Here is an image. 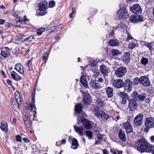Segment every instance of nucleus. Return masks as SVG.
<instances>
[{
    "instance_id": "1",
    "label": "nucleus",
    "mask_w": 154,
    "mask_h": 154,
    "mask_svg": "<svg viewBox=\"0 0 154 154\" xmlns=\"http://www.w3.org/2000/svg\"><path fill=\"white\" fill-rule=\"evenodd\" d=\"M150 144L144 139H139L135 144V147L137 150L141 152H147L150 147Z\"/></svg>"
},
{
    "instance_id": "2",
    "label": "nucleus",
    "mask_w": 154,
    "mask_h": 154,
    "mask_svg": "<svg viewBox=\"0 0 154 154\" xmlns=\"http://www.w3.org/2000/svg\"><path fill=\"white\" fill-rule=\"evenodd\" d=\"M81 121L84 127L87 129L90 130L92 128V125L91 122L85 118L83 116H78L77 119V124H79Z\"/></svg>"
},
{
    "instance_id": "3",
    "label": "nucleus",
    "mask_w": 154,
    "mask_h": 154,
    "mask_svg": "<svg viewBox=\"0 0 154 154\" xmlns=\"http://www.w3.org/2000/svg\"><path fill=\"white\" fill-rule=\"evenodd\" d=\"M133 98L137 101H143L146 97V94L144 93L139 94L137 92H134L132 94Z\"/></svg>"
},
{
    "instance_id": "4",
    "label": "nucleus",
    "mask_w": 154,
    "mask_h": 154,
    "mask_svg": "<svg viewBox=\"0 0 154 154\" xmlns=\"http://www.w3.org/2000/svg\"><path fill=\"white\" fill-rule=\"evenodd\" d=\"M143 115L140 113L136 116L134 120V125L137 126L141 125L143 123Z\"/></svg>"
},
{
    "instance_id": "5",
    "label": "nucleus",
    "mask_w": 154,
    "mask_h": 154,
    "mask_svg": "<svg viewBox=\"0 0 154 154\" xmlns=\"http://www.w3.org/2000/svg\"><path fill=\"white\" fill-rule=\"evenodd\" d=\"M136 100L134 98L128 100V107L131 111L136 109L138 107Z\"/></svg>"
},
{
    "instance_id": "6",
    "label": "nucleus",
    "mask_w": 154,
    "mask_h": 154,
    "mask_svg": "<svg viewBox=\"0 0 154 154\" xmlns=\"http://www.w3.org/2000/svg\"><path fill=\"white\" fill-rule=\"evenodd\" d=\"M127 69L125 67H121L115 71V74L117 77L121 78L126 73Z\"/></svg>"
},
{
    "instance_id": "7",
    "label": "nucleus",
    "mask_w": 154,
    "mask_h": 154,
    "mask_svg": "<svg viewBox=\"0 0 154 154\" xmlns=\"http://www.w3.org/2000/svg\"><path fill=\"white\" fill-rule=\"evenodd\" d=\"M145 125L149 128H154V118L152 117L146 118L145 121Z\"/></svg>"
},
{
    "instance_id": "8",
    "label": "nucleus",
    "mask_w": 154,
    "mask_h": 154,
    "mask_svg": "<svg viewBox=\"0 0 154 154\" xmlns=\"http://www.w3.org/2000/svg\"><path fill=\"white\" fill-rule=\"evenodd\" d=\"M140 84L144 86L147 87L150 85V82L148 76L147 75H143L140 77Z\"/></svg>"
},
{
    "instance_id": "9",
    "label": "nucleus",
    "mask_w": 154,
    "mask_h": 154,
    "mask_svg": "<svg viewBox=\"0 0 154 154\" xmlns=\"http://www.w3.org/2000/svg\"><path fill=\"white\" fill-rule=\"evenodd\" d=\"M130 11L134 14H139L141 12L142 9L140 6L137 4L133 5L130 8Z\"/></svg>"
},
{
    "instance_id": "10",
    "label": "nucleus",
    "mask_w": 154,
    "mask_h": 154,
    "mask_svg": "<svg viewBox=\"0 0 154 154\" xmlns=\"http://www.w3.org/2000/svg\"><path fill=\"white\" fill-rule=\"evenodd\" d=\"M89 86L91 88L96 90H98L101 88L100 84L97 82L96 81L93 80H91L89 83Z\"/></svg>"
},
{
    "instance_id": "11",
    "label": "nucleus",
    "mask_w": 154,
    "mask_h": 154,
    "mask_svg": "<svg viewBox=\"0 0 154 154\" xmlns=\"http://www.w3.org/2000/svg\"><path fill=\"white\" fill-rule=\"evenodd\" d=\"M112 83L114 87L118 88H122L124 86L123 81L120 79L113 80Z\"/></svg>"
},
{
    "instance_id": "12",
    "label": "nucleus",
    "mask_w": 154,
    "mask_h": 154,
    "mask_svg": "<svg viewBox=\"0 0 154 154\" xmlns=\"http://www.w3.org/2000/svg\"><path fill=\"white\" fill-rule=\"evenodd\" d=\"M125 89L128 92H130L132 90V83L129 79H127L125 82Z\"/></svg>"
},
{
    "instance_id": "13",
    "label": "nucleus",
    "mask_w": 154,
    "mask_h": 154,
    "mask_svg": "<svg viewBox=\"0 0 154 154\" xmlns=\"http://www.w3.org/2000/svg\"><path fill=\"white\" fill-rule=\"evenodd\" d=\"M123 128L127 133H130L132 131V127L131 124L128 122L123 123Z\"/></svg>"
},
{
    "instance_id": "14",
    "label": "nucleus",
    "mask_w": 154,
    "mask_h": 154,
    "mask_svg": "<svg viewBox=\"0 0 154 154\" xmlns=\"http://www.w3.org/2000/svg\"><path fill=\"white\" fill-rule=\"evenodd\" d=\"M100 70L101 73L104 76L108 75L109 72V68L106 65L103 64L100 66Z\"/></svg>"
},
{
    "instance_id": "15",
    "label": "nucleus",
    "mask_w": 154,
    "mask_h": 154,
    "mask_svg": "<svg viewBox=\"0 0 154 154\" xmlns=\"http://www.w3.org/2000/svg\"><path fill=\"white\" fill-rule=\"evenodd\" d=\"M122 60L125 63H129L130 61V53L128 52H126L122 56Z\"/></svg>"
},
{
    "instance_id": "16",
    "label": "nucleus",
    "mask_w": 154,
    "mask_h": 154,
    "mask_svg": "<svg viewBox=\"0 0 154 154\" xmlns=\"http://www.w3.org/2000/svg\"><path fill=\"white\" fill-rule=\"evenodd\" d=\"M48 4V3L46 1H43L40 3L38 7L39 10L40 11L45 10L47 8Z\"/></svg>"
},
{
    "instance_id": "17",
    "label": "nucleus",
    "mask_w": 154,
    "mask_h": 154,
    "mask_svg": "<svg viewBox=\"0 0 154 154\" xmlns=\"http://www.w3.org/2000/svg\"><path fill=\"white\" fill-rule=\"evenodd\" d=\"M74 128L75 131L80 135H82L84 131V128L82 126H77L76 125L74 126Z\"/></svg>"
},
{
    "instance_id": "18",
    "label": "nucleus",
    "mask_w": 154,
    "mask_h": 154,
    "mask_svg": "<svg viewBox=\"0 0 154 154\" xmlns=\"http://www.w3.org/2000/svg\"><path fill=\"white\" fill-rule=\"evenodd\" d=\"M106 93L108 98H111L113 96V90L112 88L108 87L106 89Z\"/></svg>"
},
{
    "instance_id": "19",
    "label": "nucleus",
    "mask_w": 154,
    "mask_h": 154,
    "mask_svg": "<svg viewBox=\"0 0 154 154\" xmlns=\"http://www.w3.org/2000/svg\"><path fill=\"white\" fill-rule=\"evenodd\" d=\"M119 138L123 142H125L126 140V138L125 132L122 129H120L118 134Z\"/></svg>"
},
{
    "instance_id": "20",
    "label": "nucleus",
    "mask_w": 154,
    "mask_h": 154,
    "mask_svg": "<svg viewBox=\"0 0 154 154\" xmlns=\"http://www.w3.org/2000/svg\"><path fill=\"white\" fill-rule=\"evenodd\" d=\"M14 69L16 70L21 74L24 73V69L20 63H17L15 65Z\"/></svg>"
},
{
    "instance_id": "21",
    "label": "nucleus",
    "mask_w": 154,
    "mask_h": 154,
    "mask_svg": "<svg viewBox=\"0 0 154 154\" xmlns=\"http://www.w3.org/2000/svg\"><path fill=\"white\" fill-rule=\"evenodd\" d=\"M0 128L2 130L7 132L8 131V125L5 122L2 121L1 122Z\"/></svg>"
},
{
    "instance_id": "22",
    "label": "nucleus",
    "mask_w": 154,
    "mask_h": 154,
    "mask_svg": "<svg viewBox=\"0 0 154 154\" xmlns=\"http://www.w3.org/2000/svg\"><path fill=\"white\" fill-rule=\"evenodd\" d=\"M91 98L90 95L87 94H85L83 98L84 103L88 104H90L91 103Z\"/></svg>"
},
{
    "instance_id": "23",
    "label": "nucleus",
    "mask_w": 154,
    "mask_h": 154,
    "mask_svg": "<svg viewBox=\"0 0 154 154\" xmlns=\"http://www.w3.org/2000/svg\"><path fill=\"white\" fill-rule=\"evenodd\" d=\"M11 75L13 79L16 81H19L21 79V77L14 71L11 72Z\"/></svg>"
},
{
    "instance_id": "24",
    "label": "nucleus",
    "mask_w": 154,
    "mask_h": 154,
    "mask_svg": "<svg viewBox=\"0 0 154 154\" xmlns=\"http://www.w3.org/2000/svg\"><path fill=\"white\" fill-rule=\"evenodd\" d=\"M80 82L86 88H88V86L85 75H82L81 78Z\"/></svg>"
},
{
    "instance_id": "25",
    "label": "nucleus",
    "mask_w": 154,
    "mask_h": 154,
    "mask_svg": "<svg viewBox=\"0 0 154 154\" xmlns=\"http://www.w3.org/2000/svg\"><path fill=\"white\" fill-rule=\"evenodd\" d=\"M11 101L14 107L19 108L21 104H19V100H15L14 98H11Z\"/></svg>"
},
{
    "instance_id": "26",
    "label": "nucleus",
    "mask_w": 154,
    "mask_h": 154,
    "mask_svg": "<svg viewBox=\"0 0 154 154\" xmlns=\"http://www.w3.org/2000/svg\"><path fill=\"white\" fill-rule=\"evenodd\" d=\"M79 146L77 140L75 138H73L72 140V145L71 146V148L75 149L77 148Z\"/></svg>"
},
{
    "instance_id": "27",
    "label": "nucleus",
    "mask_w": 154,
    "mask_h": 154,
    "mask_svg": "<svg viewBox=\"0 0 154 154\" xmlns=\"http://www.w3.org/2000/svg\"><path fill=\"white\" fill-rule=\"evenodd\" d=\"M35 91L34 92L32 95V102H30V108H34L36 109V107L35 104Z\"/></svg>"
},
{
    "instance_id": "28",
    "label": "nucleus",
    "mask_w": 154,
    "mask_h": 154,
    "mask_svg": "<svg viewBox=\"0 0 154 154\" xmlns=\"http://www.w3.org/2000/svg\"><path fill=\"white\" fill-rule=\"evenodd\" d=\"M75 112L79 113L81 112L82 110V106L80 103L76 105L75 106Z\"/></svg>"
},
{
    "instance_id": "29",
    "label": "nucleus",
    "mask_w": 154,
    "mask_h": 154,
    "mask_svg": "<svg viewBox=\"0 0 154 154\" xmlns=\"http://www.w3.org/2000/svg\"><path fill=\"white\" fill-rule=\"evenodd\" d=\"M108 43L110 46H116L118 45L119 43L118 41L112 39L109 41Z\"/></svg>"
},
{
    "instance_id": "30",
    "label": "nucleus",
    "mask_w": 154,
    "mask_h": 154,
    "mask_svg": "<svg viewBox=\"0 0 154 154\" xmlns=\"http://www.w3.org/2000/svg\"><path fill=\"white\" fill-rule=\"evenodd\" d=\"M103 111L102 110L100 109H95L94 111V114L97 117L100 118L101 116L100 114H101Z\"/></svg>"
},
{
    "instance_id": "31",
    "label": "nucleus",
    "mask_w": 154,
    "mask_h": 154,
    "mask_svg": "<svg viewBox=\"0 0 154 154\" xmlns=\"http://www.w3.org/2000/svg\"><path fill=\"white\" fill-rule=\"evenodd\" d=\"M124 10H122V8H120L117 12L118 18L119 19H122L124 18V16L122 14V12H125Z\"/></svg>"
},
{
    "instance_id": "32",
    "label": "nucleus",
    "mask_w": 154,
    "mask_h": 154,
    "mask_svg": "<svg viewBox=\"0 0 154 154\" xmlns=\"http://www.w3.org/2000/svg\"><path fill=\"white\" fill-rule=\"evenodd\" d=\"M118 95L122 99L128 98V95L124 92H120L118 93Z\"/></svg>"
},
{
    "instance_id": "33",
    "label": "nucleus",
    "mask_w": 154,
    "mask_h": 154,
    "mask_svg": "<svg viewBox=\"0 0 154 154\" xmlns=\"http://www.w3.org/2000/svg\"><path fill=\"white\" fill-rule=\"evenodd\" d=\"M15 96L16 99L17 100H19V104L21 103V98L20 97V95L19 93V92L18 91H16L15 93Z\"/></svg>"
},
{
    "instance_id": "34",
    "label": "nucleus",
    "mask_w": 154,
    "mask_h": 154,
    "mask_svg": "<svg viewBox=\"0 0 154 154\" xmlns=\"http://www.w3.org/2000/svg\"><path fill=\"white\" fill-rule=\"evenodd\" d=\"M100 115L101 116L100 117L104 121L106 120V121L107 119L109 117V116L108 115L106 114L105 112L103 111L102 112L101 114Z\"/></svg>"
},
{
    "instance_id": "35",
    "label": "nucleus",
    "mask_w": 154,
    "mask_h": 154,
    "mask_svg": "<svg viewBox=\"0 0 154 154\" xmlns=\"http://www.w3.org/2000/svg\"><path fill=\"white\" fill-rule=\"evenodd\" d=\"M140 63L144 66H146L148 63V60L147 58L143 57L140 60Z\"/></svg>"
},
{
    "instance_id": "36",
    "label": "nucleus",
    "mask_w": 154,
    "mask_h": 154,
    "mask_svg": "<svg viewBox=\"0 0 154 154\" xmlns=\"http://www.w3.org/2000/svg\"><path fill=\"white\" fill-rule=\"evenodd\" d=\"M92 72H93V76L95 78L97 77L100 73L99 70L95 68L92 70Z\"/></svg>"
},
{
    "instance_id": "37",
    "label": "nucleus",
    "mask_w": 154,
    "mask_h": 154,
    "mask_svg": "<svg viewBox=\"0 0 154 154\" xmlns=\"http://www.w3.org/2000/svg\"><path fill=\"white\" fill-rule=\"evenodd\" d=\"M136 22H139L143 20V17L142 15H136Z\"/></svg>"
},
{
    "instance_id": "38",
    "label": "nucleus",
    "mask_w": 154,
    "mask_h": 154,
    "mask_svg": "<svg viewBox=\"0 0 154 154\" xmlns=\"http://www.w3.org/2000/svg\"><path fill=\"white\" fill-rule=\"evenodd\" d=\"M112 55L113 56H117L119 55L121 53L118 49H113L112 51Z\"/></svg>"
},
{
    "instance_id": "39",
    "label": "nucleus",
    "mask_w": 154,
    "mask_h": 154,
    "mask_svg": "<svg viewBox=\"0 0 154 154\" xmlns=\"http://www.w3.org/2000/svg\"><path fill=\"white\" fill-rule=\"evenodd\" d=\"M122 10H124V12H125L124 13L123 12L122 13V14H123V15L124 16V18L126 19L128 17L129 15L128 14L126 9L125 8H122Z\"/></svg>"
},
{
    "instance_id": "40",
    "label": "nucleus",
    "mask_w": 154,
    "mask_h": 154,
    "mask_svg": "<svg viewBox=\"0 0 154 154\" xmlns=\"http://www.w3.org/2000/svg\"><path fill=\"white\" fill-rule=\"evenodd\" d=\"M45 28H38L37 32V35H41L42 34V32L45 31Z\"/></svg>"
},
{
    "instance_id": "41",
    "label": "nucleus",
    "mask_w": 154,
    "mask_h": 154,
    "mask_svg": "<svg viewBox=\"0 0 154 154\" xmlns=\"http://www.w3.org/2000/svg\"><path fill=\"white\" fill-rule=\"evenodd\" d=\"M141 80L140 77L139 78L138 77H136L134 80V84L135 85H137L139 83L140 84Z\"/></svg>"
},
{
    "instance_id": "42",
    "label": "nucleus",
    "mask_w": 154,
    "mask_h": 154,
    "mask_svg": "<svg viewBox=\"0 0 154 154\" xmlns=\"http://www.w3.org/2000/svg\"><path fill=\"white\" fill-rule=\"evenodd\" d=\"M85 133L89 139H91L93 137V133L91 131H87L85 132Z\"/></svg>"
},
{
    "instance_id": "43",
    "label": "nucleus",
    "mask_w": 154,
    "mask_h": 154,
    "mask_svg": "<svg viewBox=\"0 0 154 154\" xmlns=\"http://www.w3.org/2000/svg\"><path fill=\"white\" fill-rule=\"evenodd\" d=\"M97 102L100 106H102L105 105L106 103L103 100H102L100 99H98L97 100Z\"/></svg>"
},
{
    "instance_id": "44",
    "label": "nucleus",
    "mask_w": 154,
    "mask_h": 154,
    "mask_svg": "<svg viewBox=\"0 0 154 154\" xmlns=\"http://www.w3.org/2000/svg\"><path fill=\"white\" fill-rule=\"evenodd\" d=\"M26 39L27 42H32V39H35V38L33 35H31L26 38Z\"/></svg>"
},
{
    "instance_id": "45",
    "label": "nucleus",
    "mask_w": 154,
    "mask_h": 154,
    "mask_svg": "<svg viewBox=\"0 0 154 154\" xmlns=\"http://www.w3.org/2000/svg\"><path fill=\"white\" fill-rule=\"evenodd\" d=\"M123 26V25H118L116 27H114L113 28V29H118L119 31H122V29H124V26Z\"/></svg>"
},
{
    "instance_id": "46",
    "label": "nucleus",
    "mask_w": 154,
    "mask_h": 154,
    "mask_svg": "<svg viewBox=\"0 0 154 154\" xmlns=\"http://www.w3.org/2000/svg\"><path fill=\"white\" fill-rule=\"evenodd\" d=\"M131 22L137 23L136 19V15H133L130 16L129 18Z\"/></svg>"
},
{
    "instance_id": "47",
    "label": "nucleus",
    "mask_w": 154,
    "mask_h": 154,
    "mask_svg": "<svg viewBox=\"0 0 154 154\" xmlns=\"http://www.w3.org/2000/svg\"><path fill=\"white\" fill-rule=\"evenodd\" d=\"M136 45L135 44L131 42L128 44V47L129 49H132L136 47Z\"/></svg>"
},
{
    "instance_id": "48",
    "label": "nucleus",
    "mask_w": 154,
    "mask_h": 154,
    "mask_svg": "<svg viewBox=\"0 0 154 154\" xmlns=\"http://www.w3.org/2000/svg\"><path fill=\"white\" fill-rule=\"evenodd\" d=\"M147 151L148 152H151L152 154H154V146H151L150 145V147Z\"/></svg>"
},
{
    "instance_id": "49",
    "label": "nucleus",
    "mask_w": 154,
    "mask_h": 154,
    "mask_svg": "<svg viewBox=\"0 0 154 154\" xmlns=\"http://www.w3.org/2000/svg\"><path fill=\"white\" fill-rule=\"evenodd\" d=\"M133 39V38L128 32H127V37L125 40V41H128L130 40H131Z\"/></svg>"
},
{
    "instance_id": "50",
    "label": "nucleus",
    "mask_w": 154,
    "mask_h": 154,
    "mask_svg": "<svg viewBox=\"0 0 154 154\" xmlns=\"http://www.w3.org/2000/svg\"><path fill=\"white\" fill-rule=\"evenodd\" d=\"M55 3L54 1L52 0L49 2V6L50 8H52L55 5Z\"/></svg>"
},
{
    "instance_id": "51",
    "label": "nucleus",
    "mask_w": 154,
    "mask_h": 154,
    "mask_svg": "<svg viewBox=\"0 0 154 154\" xmlns=\"http://www.w3.org/2000/svg\"><path fill=\"white\" fill-rule=\"evenodd\" d=\"M144 45L147 47L150 50L152 48V46H151V43H149L147 42H145L144 43Z\"/></svg>"
},
{
    "instance_id": "52",
    "label": "nucleus",
    "mask_w": 154,
    "mask_h": 154,
    "mask_svg": "<svg viewBox=\"0 0 154 154\" xmlns=\"http://www.w3.org/2000/svg\"><path fill=\"white\" fill-rule=\"evenodd\" d=\"M26 66H28V67H30L32 66V59L29 60L27 62Z\"/></svg>"
},
{
    "instance_id": "53",
    "label": "nucleus",
    "mask_w": 154,
    "mask_h": 154,
    "mask_svg": "<svg viewBox=\"0 0 154 154\" xmlns=\"http://www.w3.org/2000/svg\"><path fill=\"white\" fill-rule=\"evenodd\" d=\"M1 54L5 58H7L8 57L7 54L4 51H1Z\"/></svg>"
},
{
    "instance_id": "54",
    "label": "nucleus",
    "mask_w": 154,
    "mask_h": 154,
    "mask_svg": "<svg viewBox=\"0 0 154 154\" xmlns=\"http://www.w3.org/2000/svg\"><path fill=\"white\" fill-rule=\"evenodd\" d=\"M57 29V26H52L51 27L50 31L51 32H53L56 31Z\"/></svg>"
},
{
    "instance_id": "55",
    "label": "nucleus",
    "mask_w": 154,
    "mask_h": 154,
    "mask_svg": "<svg viewBox=\"0 0 154 154\" xmlns=\"http://www.w3.org/2000/svg\"><path fill=\"white\" fill-rule=\"evenodd\" d=\"M97 62L96 61L93 60L91 63V66L95 67L97 65Z\"/></svg>"
},
{
    "instance_id": "56",
    "label": "nucleus",
    "mask_w": 154,
    "mask_h": 154,
    "mask_svg": "<svg viewBox=\"0 0 154 154\" xmlns=\"http://www.w3.org/2000/svg\"><path fill=\"white\" fill-rule=\"evenodd\" d=\"M23 120L26 125H27L26 122H27L29 121L28 116L27 115H25L23 118Z\"/></svg>"
},
{
    "instance_id": "57",
    "label": "nucleus",
    "mask_w": 154,
    "mask_h": 154,
    "mask_svg": "<svg viewBox=\"0 0 154 154\" xmlns=\"http://www.w3.org/2000/svg\"><path fill=\"white\" fill-rule=\"evenodd\" d=\"M16 140L19 142H21L22 141L21 137L19 135H17L16 136Z\"/></svg>"
},
{
    "instance_id": "58",
    "label": "nucleus",
    "mask_w": 154,
    "mask_h": 154,
    "mask_svg": "<svg viewBox=\"0 0 154 154\" xmlns=\"http://www.w3.org/2000/svg\"><path fill=\"white\" fill-rule=\"evenodd\" d=\"M97 140L100 141H101L103 140V137L101 134L97 135Z\"/></svg>"
},
{
    "instance_id": "59",
    "label": "nucleus",
    "mask_w": 154,
    "mask_h": 154,
    "mask_svg": "<svg viewBox=\"0 0 154 154\" xmlns=\"http://www.w3.org/2000/svg\"><path fill=\"white\" fill-rule=\"evenodd\" d=\"M48 56V54L47 52L44 53L43 54V56L42 58L43 60H45L46 59Z\"/></svg>"
},
{
    "instance_id": "60",
    "label": "nucleus",
    "mask_w": 154,
    "mask_h": 154,
    "mask_svg": "<svg viewBox=\"0 0 154 154\" xmlns=\"http://www.w3.org/2000/svg\"><path fill=\"white\" fill-rule=\"evenodd\" d=\"M103 82L104 79L103 78L101 77H100L98 78V79L97 80L98 83L100 82L101 83H103Z\"/></svg>"
},
{
    "instance_id": "61",
    "label": "nucleus",
    "mask_w": 154,
    "mask_h": 154,
    "mask_svg": "<svg viewBox=\"0 0 154 154\" xmlns=\"http://www.w3.org/2000/svg\"><path fill=\"white\" fill-rule=\"evenodd\" d=\"M127 98H124L122 99V100L121 102V103L123 105H124L126 103H127V100L126 99Z\"/></svg>"
},
{
    "instance_id": "62",
    "label": "nucleus",
    "mask_w": 154,
    "mask_h": 154,
    "mask_svg": "<svg viewBox=\"0 0 154 154\" xmlns=\"http://www.w3.org/2000/svg\"><path fill=\"white\" fill-rule=\"evenodd\" d=\"M102 151L103 154H109V152L106 149H103Z\"/></svg>"
},
{
    "instance_id": "63",
    "label": "nucleus",
    "mask_w": 154,
    "mask_h": 154,
    "mask_svg": "<svg viewBox=\"0 0 154 154\" xmlns=\"http://www.w3.org/2000/svg\"><path fill=\"white\" fill-rule=\"evenodd\" d=\"M109 35L111 36H113L114 35V30H112L111 32H109Z\"/></svg>"
},
{
    "instance_id": "64",
    "label": "nucleus",
    "mask_w": 154,
    "mask_h": 154,
    "mask_svg": "<svg viewBox=\"0 0 154 154\" xmlns=\"http://www.w3.org/2000/svg\"><path fill=\"white\" fill-rule=\"evenodd\" d=\"M150 139L152 143H154V136H152L150 137Z\"/></svg>"
}]
</instances>
